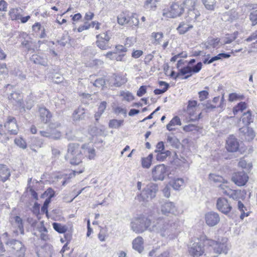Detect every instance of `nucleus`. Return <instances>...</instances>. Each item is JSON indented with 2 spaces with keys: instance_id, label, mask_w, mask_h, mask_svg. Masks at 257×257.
<instances>
[{
  "instance_id": "7",
  "label": "nucleus",
  "mask_w": 257,
  "mask_h": 257,
  "mask_svg": "<svg viewBox=\"0 0 257 257\" xmlns=\"http://www.w3.org/2000/svg\"><path fill=\"white\" fill-rule=\"evenodd\" d=\"M167 175V168L164 164L156 165L152 170V178L154 181H163Z\"/></svg>"
},
{
  "instance_id": "28",
  "label": "nucleus",
  "mask_w": 257,
  "mask_h": 257,
  "mask_svg": "<svg viewBox=\"0 0 257 257\" xmlns=\"http://www.w3.org/2000/svg\"><path fill=\"white\" fill-rule=\"evenodd\" d=\"M133 247L140 253L144 250L143 239L142 237H137L133 240Z\"/></svg>"
},
{
  "instance_id": "64",
  "label": "nucleus",
  "mask_w": 257,
  "mask_h": 257,
  "mask_svg": "<svg viewBox=\"0 0 257 257\" xmlns=\"http://www.w3.org/2000/svg\"><path fill=\"white\" fill-rule=\"evenodd\" d=\"M134 43V38L133 37H127L125 39V46L126 47H130Z\"/></svg>"
},
{
  "instance_id": "32",
  "label": "nucleus",
  "mask_w": 257,
  "mask_h": 257,
  "mask_svg": "<svg viewBox=\"0 0 257 257\" xmlns=\"http://www.w3.org/2000/svg\"><path fill=\"white\" fill-rule=\"evenodd\" d=\"M31 60L33 61L35 64H40L43 66L47 65V59L39 55H33Z\"/></svg>"
},
{
  "instance_id": "17",
  "label": "nucleus",
  "mask_w": 257,
  "mask_h": 257,
  "mask_svg": "<svg viewBox=\"0 0 257 257\" xmlns=\"http://www.w3.org/2000/svg\"><path fill=\"white\" fill-rule=\"evenodd\" d=\"M239 133L248 141L253 140L255 137L253 129L248 126H245L239 128Z\"/></svg>"
},
{
  "instance_id": "52",
  "label": "nucleus",
  "mask_w": 257,
  "mask_h": 257,
  "mask_svg": "<svg viewBox=\"0 0 257 257\" xmlns=\"http://www.w3.org/2000/svg\"><path fill=\"white\" fill-rule=\"evenodd\" d=\"M237 35L238 32L236 31L233 34L230 35L229 37L225 38L222 45L231 43L232 42H233L236 39Z\"/></svg>"
},
{
  "instance_id": "14",
  "label": "nucleus",
  "mask_w": 257,
  "mask_h": 257,
  "mask_svg": "<svg viewBox=\"0 0 257 257\" xmlns=\"http://www.w3.org/2000/svg\"><path fill=\"white\" fill-rule=\"evenodd\" d=\"M9 220L12 226L16 228L17 231L19 230L21 234H24V222L20 216H11Z\"/></svg>"
},
{
  "instance_id": "59",
  "label": "nucleus",
  "mask_w": 257,
  "mask_h": 257,
  "mask_svg": "<svg viewBox=\"0 0 257 257\" xmlns=\"http://www.w3.org/2000/svg\"><path fill=\"white\" fill-rule=\"evenodd\" d=\"M105 84V80L102 78L97 79L93 83V85L97 87L104 86Z\"/></svg>"
},
{
  "instance_id": "11",
  "label": "nucleus",
  "mask_w": 257,
  "mask_h": 257,
  "mask_svg": "<svg viewBox=\"0 0 257 257\" xmlns=\"http://www.w3.org/2000/svg\"><path fill=\"white\" fill-rule=\"evenodd\" d=\"M4 126L10 135H16L18 133L19 128L17 121L13 116H9L8 117Z\"/></svg>"
},
{
  "instance_id": "6",
  "label": "nucleus",
  "mask_w": 257,
  "mask_h": 257,
  "mask_svg": "<svg viewBox=\"0 0 257 257\" xmlns=\"http://www.w3.org/2000/svg\"><path fill=\"white\" fill-rule=\"evenodd\" d=\"M184 11L182 4L178 3H173L170 7L169 11L164 10L163 16L166 18H175L180 16Z\"/></svg>"
},
{
  "instance_id": "36",
  "label": "nucleus",
  "mask_w": 257,
  "mask_h": 257,
  "mask_svg": "<svg viewBox=\"0 0 257 257\" xmlns=\"http://www.w3.org/2000/svg\"><path fill=\"white\" fill-rule=\"evenodd\" d=\"M202 3L208 10L213 11L216 5V0H202Z\"/></svg>"
},
{
  "instance_id": "48",
  "label": "nucleus",
  "mask_w": 257,
  "mask_h": 257,
  "mask_svg": "<svg viewBox=\"0 0 257 257\" xmlns=\"http://www.w3.org/2000/svg\"><path fill=\"white\" fill-rule=\"evenodd\" d=\"M196 0H185L182 5L188 10L195 8Z\"/></svg>"
},
{
  "instance_id": "13",
  "label": "nucleus",
  "mask_w": 257,
  "mask_h": 257,
  "mask_svg": "<svg viewBox=\"0 0 257 257\" xmlns=\"http://www.w3.org/2000/svg\"><path fill=\"white\" fill-rule=\"evenodd\" d=\"M248 177L244 171L235 173L232 177V180L235 184L241 186L244 185L248 181Z\"/></svg>"
},
{
  "instance_id": "3",
  "label": "nucleus",
  "mask_w": 257,
  "mask_h": 257,
  "mask_svg": "<svg viewBox=\"0 0 257 257\" xmlns=\"http://www.w3.org/2000/svg\"><path fill=\"white\" fill-rule=\"evenodd\" d=\"M202 66V63L200 62L193 67L186 66L179 69L176 74L174 71H172L170 76L176 80L181 75H185L183 79H186L191 77L193 74L198 73L201 70Z\"/></svg>"
},
{
  "instance_id": "31",
  "label": "nucleus",
  "mask_w": 257,
  "mask_h": 257,
  "mask_svg": "<svg viewBox=\"0 0 257 257\" xmlns=\"http://www.w3.org/2000/svg\"><path fill=\"white\" fill-rule=\"evenodd\" d=\"M81 149L83 150L85 154L88 155L90 160L94 159L95 155L94 149L89 148L86 145H83Z\"/></svg>"
},
{
  "instance_id": "21",
  "label": "nucleus",
  "mask_w": 257,
  "mask_h": 257,
  "mask_svg": "<svg viewBox=\"0 0 257 257\" xmlns=\"http://www.w3.org/2000/svg\"><path fill=\"white\" fill-rule=\"evenodd\" d=\"M39 117L42 122L44 123L48 122L52 117V114L48 109L45 107H40L39 109Z\"/></svg>"
},
{
  "instance_id": "9",
  "label": "nucleus",
  "mask_w": 257,
  "mask_h": 257,
  "mask_svg": "<svg viewBox=\"0 0 257 257\" xmlns=\"http://www.w3.org/2000/svg\"><path fill=\"white\" fill-rule=\"evenodd\" d=\"M189 252L193 257H199L203 254L204 248L201 240L196 238L193 242H191L189 247Z\"/></svg>"
},
{
  "instance_id": "51",
  "label": "nucleus",
  "mask_w": 257,
  "mask_h": 257,
  "mask_svg": "<svg viewBox=\"0 0 257 257\" xmlns=\"http://www.w3.org/2000/svg\"><path fill=\"white\" fill-rule=\"evenodd\" d=\"M123 120L111 119L109 121V126L110 128H118L123 123Z\"/></svg>"
},
{
  "instance_id": "58",
  "label": "nucleus",
  "mask_w": 257,
  "mask_h": 257,
  "mask_svg": "<svg viewBox=\"0 0 257 257\" xmlns=\"http://www.w3.org/2000/svg\"><path fill=\"white\" fill-rule=\"evenodd\" d=\"M15 144L22 149H26L27 147L26 142L22 138L16 139L15 140Z\"/></svg>"
},
{
  "instance_id": "57",
  "label": "nucleus",
  "mask_w": 257,
  "mask_h": 257,
  "mask_svg": "<svg viewBox=\"0 0 257 257\" xmlns=\"http://www.w3.org/2000/svg\"><path fill=\"white\" fill-rule=\"evenodd\" d=\"M103 64V61L100 59H94L91 60L88 64L90 67H99Z\"/></svg>"
},
{
  "instance_id": "47",
  "label": "nucleus",
  "mask_w": 257,
  "mask_h": 257,
  "mask_svg": "<svg viewBox=\"0 0 257 257\" xmlns=\"http://www.w3.org/2000/svg\"><path fill=\"white\" fill-rule=\"evenodd\" d=\"M157 0H146L145 6L146 9L155 10L157 7Z\"/></svg>"
},
{
  "instance_id": "23",
  "label": "nucleus",
  "mask_w": 257,
  "mask_h": 257,
  "mask_svg": "<svg viewBox=\"0 0 257 257\" xmlns=\"http://www.w3.org/2000/svg\"><path fill=\"white\" fill-rule=\"evenodd\" d=\"M85 117V110L81 107H79L75 109L72 114V119L73 121H79L84 119Z\"/></svg>"
},
{
  "instance_id": "46",
  "label": "nucleus",
  "mask_w": 257,
  "mask_h": 257,
  "mask_svg": "<svg viewBox=\"0 0 257 257\" xmlns=\"http://www.w3.org/2000/svg\"><path fill=\"white\" fill-rule=\"evenodd\" d=\"M70 40V36L68 33L63 34L61 39L58 41V43L62 46H65Z\"/></svg>"
},
{
  "instance_id": "35",
  "label": "nucleus",
  "mask_w": 257,
  "mask_h": 257,
  "mask_svg": "<svg viewBox=\"0 0 257 257\" xmlns=\"http://www.w3.org/2000/svg\"><path fill=\"white\" fill-rule=\"evenodd\" d=\"M167 142L169 143L171 146L177 148L179 145V140L174 136H168L167 137Z\"/></svg>"
},
{
  "instance_id": "42",
  "label": "nucleus",
  "mask_w": 257,
  "mask_h": 257,
  "mask_svg": "<svg viewBox=\"0 0 257 257\" xmlns=\"http://www.w3.org/2000/svg\"><path fill=\"white\" fill-rule=\"evenodd\" d=\"M246 108V103L245 102H240L238 103L235 107L233 108V112L234 115H236L237 113L240 111H242Z\"/></svg>"
},
{
  "instance_id": "38",
  "label": "nucleus",
  "mask_w": 257,
  "mask_h": 257,
  "mask_svg": "<svg viewBox=\"0 0 257 257\" xmlns=\"http://www.w3.org/2000/svg\"><path fill=\"white\" fill-rule=\"evenodd\" d=\"M112 37L111 32L109 31L102 33L100 34L96 35V39H100V40H105V42H109L110 39Z\"/></svg>"
},
{
  "instance_id": "54",
  "label": "nucleus",
  "mask_w": 257,
  "mask_h": 257,
  "mask_svg": "<svg viewBox=\"0 0 257 257\" xmlns=\"http://www.w3.org/2000/svg\"><path fill=\"white\" fill-rule=\"evenodd\" d=\"M117 22L119 25H124L128 23V17H126L125 14H120L117 17Z\"/></svg>"
},
{
  "instance_id": "41",
  "label": "nucleus",
  "mask_w": 257,
  "mask_h": 257,
  "mask_svg": "<svg viewBox=\"0 0 257 257\" xmlns=\"http://www.w3.org/2000/svg\"><path fill=\"white\" fill-rule=\"evenodd\" d=\"M52 225L54 229L60 233H64L67 230V227L66 226L60 223L54 222Z\"/></svg>"
},
{
  "instance_id": "5",
  "label": "nucleus",
  "mask_w": 257,
  "mask_h": 257,
  "mask_svg": "<svg viewBox=\"0 0 257 257\" xmlns=\"http://www.w3.org/2000/svg\"><path fill=\"white\" fill-rule=\"evenodd\" d=\"M158 187L156 185H152L145 188L143 192L138 195L135 199L139 202H148L156 196Z\"/></svg>"
},
{
  "instance_id": "39",
  "label": "nucleus",
  "mask_w": 257,
  "mask_h": 257,
  "mask_svg": "<svg viewBox=\"0 0 257 257\" xmlns=\"http://www.w3.org/2000/svg\"><path fill=\"white\" fill-rule=\"evenodd\" d=\"M18 8L11 9L9 12V15L12 20L20 19L21 15Z\"/></svg>"
},
{
  "instance_id": "16",
  "label": "nucleus",
  "mask_w": 257,
  "mask_h": 257,
  "mask_svg": "<svg viewBox=\"0 0 257 257\" xmlns=\"http://www.w3.org/2000/svg\"><path fill=\"white\" fill-rule=\"evenodd\" d=\"M9 99L15 105L19 108H24L22 101L23 97L20 93L16 92L11 93L8 97Z\"/></svg>"
},
{
  "instance_id": "49",
  "label": "nucleus",
  "mask_w": 257,
  "mask_h": 257,
  "mask_svg": "<svg viewBox=\"0 0 257 257\" xmlns=\"http://www.w3.org/2000/svg\"><path fill=\"white\" fill-rule=\"evenodd\" d=\"M139 23V19L136 14L133 15L131 17H128L127 24L130 26H138Z\"/></svg>"
},
{
  "instance_id": "4",
  "label": "nucleus",
  "mask_w": 257,
  "mask_h": 257,
  "mask_svg": "<svg viewBox=\"0 0 257 257\" xmlns=\"http://www.w3.org/2000/svg\"><path fill=\"white\" fill-rule=\"evenodd\" d=\"M205 243L209 245L217 253H224L226 254L229 249V246L227 243V239L223 238L221 241H215L212 239H206Z\"/></svg>"
},
{
  "instance_id": "56",
  "label": "nucleus",
  "mask_w": 257,
  "mask_h": 257,
  "mask_svg": "<svg viewBox=\"0 0 257 257\" xmlns=\"http://www.w3.org/2000/svg\"><path fill=\"white\" fill-rule=\"evenodd\" d=\"M244 98V95L237 94L236 93H232L229 94L228 100L230 101H233L237 99H243Z\"/></svg>"
},
{
  "instance_id": "55",
  "label": "nucleus",
  "mask_w": 257,
  "mask_h": 257,
  "mask_svg": "<svg viewBox=\"0 0 257 257\" xmlns=\"http://www.w3.org/2000/svg\"><path fill=\"white\" fill-rule=\"evenodd\" d=\"M200 127L195 124H189L186 125L183 127V130L185 132H189L194 131H198L200 129Z\"/></svg>"
},
{
  "instance_id": "29",
  "label": "nucleus",
  "mask_w": 257,
  "mask_h": 257,
  "mask_svg": "<svg viewBox=\"0 0 257 257\" xmlns=\"http://www.w3.org/2000/svg\"><path fill=\"white\" fill-rule=\"evenodd\" d=\"M181 122L180 118L178 116H176L171 119L169 123L167 125L166 127L168 131H171L174 130L173 126H175L177 125H181Z\"/></svg>"
},
{
  "instance_id": "61",
  "label": "nucleus",
  "mask_w": 257,
  "mask_h": 257,
  "mask_svg": "<svg viewBox=\"0 0 257 257\" xmlns=\"http://www.w3.org/2000/svg\"><path fill=\"white\" fill-rule=\"evenodd\" d=\"M151 161H149V159H147L146 158H144L142 159V165L143 168H149L150 167L151 165Z\"/></svg>"
},
{
  "instance_id": "45",
  "label": "nucleus",
  "mask_w": 257,
  "mask_h": 257,
  "mask_svg": "<svg viewBox=\"0 0 257 257\" xmlns=\"http://www.w3.org/2000/svg\"><path fill=\"white\" fill-rule=\"evenodd\" d=\"M152 37L155 39L154 44L158 45L161 43L164 35L162 32H153Z\"/></svg>"
},
{
  "instance_id": "62",
  "label": "nucleus",
  "mask_w": 257,
  "mask_h": 257,
  "mask_svg": "<svg viewBox=\"0 0 257 257\" xmlns=\"http://www.w3.org/2000/svg\"><path fill=\"white\" fill-rule=\"evenodd\" d=\"M61 126V123L59 122L56 121V122H51L49 124V128L50 130H55L56 131V129L57 128Z\"/></svg>"
},
{
  "instance_id": "53",
  "label": "nucleus",
  "mask_w": 257,
  "mask_h": 257,
  "mask_svg": "<svg viewBox=\"0 0 257 257\" xmlns=\"http://www.w3.org/2000/svg\"><path fill=\"white\" fill-rule=\"evenodd\" d=\"M249 19L251 22V25L252 26L257 24V10L250 12L249 15Z\"/></svg>"
},
{
  "instance_id": "44",
  "label": "nucleus",
  "mask_w": 257,
  "mask_h": 257,
  "mask_svg": "<svg viewBox=\"0 0 257 257\" xmlns=\"http://www.w3.org/2000/svg\"><path fill=\"white\" fill-rule=\"evenodd\" d=\"M77 134V132L69 130L66 132L65 137L69 141H74L78 138Z\"/></svg>"
},
{
  "instance_id": "43",
  "label": "nucleus",
  "mask_w": 257,
  "mask_h": 257,
  "mask_svg": "<svg viewBox=\"0 0 257 257\" xmlns=\"http://www.w3.org/2000/svg\"><path fill=\"white\" fill-rule=\"evenodd\" d=\"M171 154V152L168 150L165 151L164 152H159L157 153L156 159L158 161H163L168 156H169Z\"/></svg>"
},
{
  "instance_id": "34",
  "label": "nucleus",
  "mask_w": 257,
  "mask_h": 257,
  "mask_svg": "<svg viewBox=\"0 0 257 257\" xmlns=\"http://www.w3.org/2000/svg\"><path fill=\"white\" fill-rule=\"evenodd\" d=\"M193 28L192 25H188L185 24L184 22L181 23L177 30L180 34H184L186 33L189 29Z\"/></svg>"
},
{
  "instance_id": "50",
  "label": "nucleus",
  "mask_w": 257,
  "mask_h": 257,
  "mask_svg": "<svg viewBox=\"0 0 257 257\" xmlns=\"http://www.w3.org/2000/svg\"><path fill=\"white\" fill-rule=\"evenodd\" d=\"M209 178L210 181L215 183H224V179L221 176L214 174H210Z\"/></svg>"
},
{
  "instance_id": "37",
  "label": "nucleus",
  "mask_w": 257,
  "mask_h": 257,
  "mask_svg": "<svg viewBox=\"0 0 257 257\" xmlns=\"http://www.w3.org/2000/svg\"><path fill=\"white\" fill-rule=\"evenodd\" d=\"M159 84L160 86H165V87L162 89H156L154 92L156 95L162 94L165 92L169 88V85L168 83H166L165 81H160L159 82Z\"/></svg>"
},
{
  "instance_id": "24",
  "label": "nucleus",
  "mask_w": 257,
  "mask_h": 257,
  "mask_svg": "<svg viewBox=\"0 0 257 257\" xmlns=\"http://www.w3.org/2000/svg\"><path fill=\"white\" fill-rule=\"evenodd\" d=\"M11 175L10 171L8 167L3 164H0V180L5 182Z\"/></svg>"
},
{
  "instance_id": "10",
  "label": "nucleus",
  "mask_w": 257,
  "mask_h": 257,
  "mask_svg": "<svg viewBox=\"0 0 257 257\" xmlns=\"http://www.w3.org/2000/svg\"><path fill=\"white\" fill-rule=\"evenodd\" d=\"M217 209L222 213L228 215L232 209V206L225 198L220 197L216 201Z\"/></svg>"
},
{
  "instance_id": "33",
  "label": "nucleus",
  "mask_w": 257,
  "mask_h": 257,
  "mask_svg": "<svg viewBox=\"0 0 257 257\" xmlns=\"http://www.w3.org/2000/svg\"><path fill=\"white\" fill-rule=\"evenodd\" d=\"M237 207L238 209L241 212V214L240 215V218L241 220H243L244 217L248 216L249 214V212H245V211H246V207L243 204V203L240 201H238L237 203Z\"/></svg>"
},
{
  "instance_id": "20",
  "label": "nucleus",
  "mask_w": 257,
  "mask_h": 257,
  "mask_svg": "<svg viewBox=\"0 0 257 257\" xmlns=\"http://www.w3.org/2000/svg\"><path fill=\"white\" fill-rule=\"evenodd\" d=\"M206 57L203 61V63L205 64H210L215 61L221 60L223 58H228L230 57V55L229 53H219L210 59H209L210 54L207 55Z\"/></svg>"
},
{
  "instance_id": "26",
  "label": "nucleus",
  "mask_w": 257,
  "mask_h": 257,
  "mask_svg": "<svg viewBox=\"0 0 257 257\" xmlns=\"http://www.w3.org/2000/svg\"><path fill=\"white\" fill-rule=\"evenodd\" d=\"M220 192L224 195L229 196L230 197H232L233 198H234V195H235V190H232L230 189L227 186L225 185L224 183L221 184L219 186Z\"/></svg>"
},
{
  "instance_id": "60",
  "label": "nucleus",
  "mask_w": 257,
  "mask_h": 257,
  "mask_svg": "<svg viewBox=\"0 0 257 257\" xmlns=\"http://www.w3.org/2000/svg\"><path fill=\"white\" fill-rule=\"evenodd\" d=\"M164 144L163 142H160L158 143L156 145V150L155 151L156 153H159L161 152H164Z\"/></svg>"
},
{
  "instance_id": "12",
  "label": "nucleus",
  "mask_w": 257,
  "mask_h": 257,
  "mask_svg": "<svg viewBox=\"0 0 257 257\" xmlns=\"http://www.w3.org/2000/svg\"><path fill=\"white\" fill-rule=\"evenodd\" d=\"M205 220L209 226H214L219 222L220 216L217 212L210 211L205 214Z\"/></svg>"
},
{
  "instance_id": "1",
  "label": "nucleus",
  "mask_w": 257,
  "mask_h": 257,
  "mask_svg": "<svg viewBox=\"0 0 257 257\" xmlns=\"http://www.w3.org/2000/svg\"><path fill=\"white\" fill-rule=\"evenodd\" d=\"M132 229L137 233H141L148 230L160 234L162 237L173 238L178 234L179 226L177 220H169L163 217L155 219L153 224L151 221L144 215H141L131 222Z\"/></svg>"
},
{
  "instance_id": "30",
  "label": "nucleus",
  "mask_w": 257,
  "mask_h": 257,
  "mask_svg": "<svg viewBox=\"0 0 257 257\" xmlns=\"http://www.w3.org/2000/svg\"><path fill=\"white\" fill-rule=\"evenodd\" d=\"M253 119L250 110H248L246 112L244 113L242 117V121L245 126H247L251 122H252Z\"/></svg>"
},
{
  "instance_id": "22",
  "label": "nucleus",
  "mask_w": 257,
  "mask_h": 257,
  "mask_svg": "<svg viewBox=\"0 0 257 257\" xmlns=\"http://www.w3.org/2000/svg\"><path fill=\"white\" fill-rule=\"evenodd\" d=\"M200 15L199 12L196 9H189L186 17V21L190 23L195 22Z\"/></svg>"
},
{
  "instance_id": "40",
  "label": "nucleus",
  "mask_w": 257,
  "mask_h": 257,
  "mask_svg": "<svg viewBox=\"0 0 257 257\" xmlns=\"http://www.w3.org/2000/svg\"><path fill=\"white\" fill-rule=\"evenodd\" d=\"M96 44L97 46L101 50H104L110 48L108 42H105V40H100V39H97Z\"/></svg>"
},
{
  "instance_id": "63",
  "label": "nucleus",
  "mask_w": 257,
  "mask_h": 257,
  "mask_svg": "<svg viewBox=\"0 0 257 257\" xmlns=\"http://www.w3.org/2000/svg\"><path fill=\"white\" fill-rule=\"evenodd\" d=\"M238 166L242 168H247L250 167L249 164H247L246 161L243 159H241L238 162Z\"/></svg>"
},
{
  "instance_id": "2",
  "label": "nucleus",
  "mask_w": 257,
  "mask_h": 257,
  "mask_svg": "<svg viewBox=\"0 0 257 257\" xmlns=\"http://www.w3.org/2000/svg\"><path fill=\"white\" fill-rule=\"evenodd\" d=\"M65 158L72 165H77L81 163L82 154L79 145L78 144H69Z\"/></svg>"
},
{
  "instance_id": "27",
  "label": "nucleus",
  "mask_w": 257,
  "mask_h": 257,
  "mask_svg": "<svg viewBox=\"0 0 257 257\" xmlns=\"http://www.w3.org/2000/svg\"><path fill=\"white\" fill-rule=\"evenodd\" d=\"M195 110L196 109L186 108V111L189 117L188 122L197 121L201 118V113L197 115L195 113Z\"/></svg>"
},
{
  "instance_id": "8",
  "label": "nucleus",
  "mask_w": 257,
  "mask_h": 257,
  "mask_svg": "<svg viewBox=\"0 0 257 257\" xmlns=\"http://www.w3.org/2000/svg\"><path fill=\"white\" fill-rule=\"evenodd\" d=\"M12 245V253L10 257H24L26 248L23 243L17 240H13L10 242Z\"/></svg>"
},
{
  "instance_id": "19",
  "label": "nucleus",
  "mask_w": 257,
  "mask_h": 257,
  "mask_svg": "<svg viewBox=\"0 0 257 257\" xmlns=\"http://www.w3.org/2000/svg\"><path fill=\"white\" fill-rule=\"evenodd\" d=\"M40 134L42 137L51 138L54 140H59L61 137L60 132L55 130H50L49 128L45 131H40Z\"/></svg>"
},
{
  "instance_id": "15",
  "label": "nucleus",
  "mask_w": 257,
  "mask_h": 257,
  "mask_svg": "<svg viewBox=\"0 0 257 257\" xmlns=\"http://www.w3.org/2000/svg\"><path fill=\"white\" fill-rule=\"evenodd\" d=\"M226 149L228 151L234 152L238 150L239 148V143L235 137L233 136H230L226 140Z\"/></svg>"
},
{
  "instance_id": "25",
  "label": "nucleus",
  "mask_w": 257,
  "mask_h": 257,
  "mask_svg": "<svg viewBox=\"0 0 257 257\" xmlns=\"http://www.w3.org/2000/svg\"><path fill=\"white\" fill-rule=\"evenodd\" d=\"M169 184L174 190H179L183 187L184 180L182 178H174L170 181Z\"/></svg>"
},
{
  "instance_id": "18",
  "label": "nucleus",
  "mask_w": 257,
  "mask_h": 257,
  "mask_svg": "<svg viewBox=\"0 0 257 257\" xmlns=\"http://www.w3.org/2000/svg\"><path fill=\"white\" fill-rule=\"evenodd\" d=\"M161 212L164 215L175 214L177 212V207L173 202H167L162 205Z\"/></svg>"
}]
</instances>
